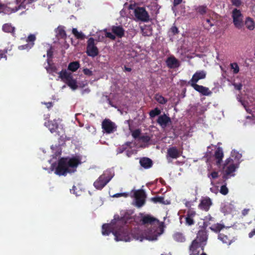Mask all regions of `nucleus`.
Segmentation results:
<instances>
[{
	"mask_svg": "<svg viewBox=\"0 0 255 255\" xmlns=\"http://www.w3.org/2000/svg\"><path fill=\"white\" fill-rule=\"evenodd\" d=\"M121 219L119 216L115 217L111 224H105L102 226V234L105 236L109 235L112 232L117 241H122L129 242L132 238L142 241V238L134 235L127 224H117L118 221Z\"/></svg>",
	"mask_w": 255,
	"mask_h": 255,
	"instance_id": "1",
	"label": "nucleus"
},
{
	"mask_svg": "<svg viewBox=\"0 0 255 255\" xmlns=\"http://www.w3.org/2000/svg\"><path fill=\"white\" fill-rule=\"evenodd\" d=\"M132 222H134L137 225H144L146 227L150 226L153 227V235L151 238L149 237L147 238L149 240H156L157 237L162 233V232H158V229L160 227L159 220L150 214H145L143 213H140L133 216H131L128 213H126L123 217H121V219L118 221L117 224L125 223L128 226V224ZM160 230L161 232L163 231L162 228H160Z\"/></svg>",
	"mask_w": 255,
	"mask_h": 255,
	"instance_id": "2",
	"label": "nucleus"
},
{
	"mask_svg": "<svg viewBox=\"0 0 255 255\" xmlns=\"http://www.w3.org/2000/svg\"><path fill=\"white\" fill-rule=\"evenodd\" d=\"M81 163V158L78 156L61 158L58 160L55 173L59 176H66L68 173H73Z\"/></svg>",
	"mask_w": 255,
	"mask_h": 255,
	"instance_id": "3",
	"label": "nucleus"
},
{
	"mask_svg": "<svg viewBox=\"0 0 255 255\" xmlns=\"http://www.w3.org/2000/svg\"><path fill=\"white\" fill-rule=\"evenodd\" d=\"M208 239L207 230L206 228H202L198 231L196 238L192 242L190 245L199 248L203 251L207 244Z\"/></svg>",
	"mask_w": 255,
	"mask_h": 255,
	"instance_id": "4",
	"label": "nucleus"
},
{
	"mask_svg": "<svg viewBox=\"0 0 255 255\" xmlns=\"http://www.w3.org/2000/svg\"><path fill=\"white\" fill-rule=\"evenodd\" d=\"M114 174L110 171H106L94 182V186L98 190H102L112 179Z\"/></svg>",
	"mask_w": 255,
	"mask_h": 255,
	"instance_id": "5",
	"label": "nucleus"
},
{
	"mask_svg": "<svg viewBox=\"0 0 255 255\" xmlns=\"http://www.w3.org/2000/svg\"><path fill=\"white\" fill-rule=\"evenodd\" d=\"M59 77L72 90L77 89V81L74 79L71 73L68 72L66 70H62L58 73Z\"/></svg>",
	"mask_w": 255,
	"mask_h": 255,
	"instance_id": "6",
	"label": "nucleus"
},
{
	"mask_svg": "<svg viewBox=\"0 0 255 255\" xmlns=\"http://www.w3.org/2000/svg\"><path fill=\"white\" fill-rule=\"evenodd\" d=\"M111 30L114 34L111 32H108L106 29H104V31L105 32L106 37L112 40H115L116 36L121 38L125 35V30L121 25H113L111 27Z\"/></svg>",
	"mask_w": 255,
	"mask_h": 255,
	"instance_id": "7",
	"label": "nucleus"
},
{
	"mask_svg": "<svg viewBox=\"0 0 255 255\" xmlns=\"http://www.w3.org/2000/svg\"><path fill=\"white\" fill-rule=\"evenodd\" d=\"M232 17L233 19V23L235 26L238 29H242L244 26L243 15L241 11L237 8L233 9L232 13Z\"/></svg>",
	"mask_w": 255,
	"mask_h": 255,
	"instance_id": "8",
	"label": "nucleus"
},
{
	"mask_svg": "<svg viewBox=\"0 0 255 255\" xmlns=\"http://www.w3.org/2000/svg\"><path fill=\"white\" fill-rule=\"evenodd\" d=\"M86 52L88 56L92 57H95L99 53V49L95 43V39L93 37H90L87 41Z\"/></svg>",
	"mask_w": 255,
	"mask_h": 255,
	"instance_id": "9",
	"label": "nucleus"
},
{
	"mask_svg": "<svg viewBox=\"0 0 255 255\" xmlns=\"http://www.w3.org/2000/svg\"><path fill=\"white\" fill-rule=\"evenodd\" d=\"M134 14L138 20L147 22L149 20L148 13L143 7H137L134 10Z\"/></svg>",
	"mask_w": 255,
	"mask_h": 255,
	"instance_id": "10",
	"label": "nucleus"
},
{
	"mask_svg": "<svg viewBox=\"0 0 255 255\" xmlns=\"http://www.w3.org/2000/svg\"><path fill=\"white\" fill-rule=\"evenodd\" d=\"M102 128L106 133L110 134L117 130V126L116 124L110 119H105L102 123Z\"/></svg>",
	"mask_w": 255,
	"mask_h": 255,
	"instance_id": "11",
	"label": "nucleus"
},
{
	"mask_svg": "<svg viewBox=\"0 0 255 255\" xmlns=\"http://www.w3.org/2000/svg\"><path fill=\"white\" fill-rule=\"evenodd\" d=\"M134 196L135 200V205L138 208H140L145 204V192L143 190H136L134 193Z\"/></svg>",
	"mask_w": 255,
	"mask_h": 255,
	"instance_id": "12",
	"label": "nucleus"
},
{
	"mask_svg": "<svg viewBox=\"0 0 255 255\" xmlns=\"http://www.w3.org/2000/svg\"><path fill=\"white\" fill-rule=\"evenodd\" d=\"M180 156V151L176 147L172 146L167 149L166 158L169 162L171 161L170 158L177 159Z\"/></svg>",
	"mask_w": 255,
	"mask_h": 255,
	"instance_id": "13",
	"label": "nucleus"
},
{
	"mask_svg": "<svg viewBox=\"0 0 255 255\" xmlns=\"http://www.w3.org/2000/svg\"><path fill=\"white\" fill-rule=\"evenodd\" d=\"M206 73L204 70H200L196 71L193 75L191 79L189 82V84H196L198 81L206 78Z\"/></svg>",
	"mask_w": 255,
	"mask_h": 255,
	"instance_id": "14",
	"label": "nucleus"
},
{
	"mask_svg": "<svg viewBox=\"0 0 255 255\" xmlns=\"http://www.w3.org/2000/svg\"><path fill=\"white\" fill-rule=\"evenodd\" d=\"M212 205V202L211 199L208 197H206L201 200L198 207L202 210L208 211Z\"/></svg>",
	"mask_w": 255,
	"mask_h": 255,
	"instance_id": "15",
	"label": "nucleus"
},
{
	"mask_svg": "<svg viewBox=\"0 0 255 255\" xmlns=\"http://www.w3.org/2000/svg\"><path fill=\"white\" fill-rule=\"evenodd\" d=\"M19 9V6H17L16 4L14 2H9L4 4L3 9V13L9 14L17 11Z\"/></svg>",
	"mask_w": 255,
	"mask_h": 255,
	"instance_id": "16",
	"label": "nucleus"
},
{
	"mask_svg": "<svg viewBox=\"0 0 255 255\" xmlns=\"http://www.w3.org/2000/svg\"><path fill=\"white\" fill-rule=\"evenodd\" d=\"M196 215V212L193 209H189L185 216V224L188 226H192L195 224L194 218Z\"/></svg>",
	"mask_w": 255,
	"mask_h": 255,
	"instance_id": "17",
	"label": "nucleus"
},
{
	"mask_svg": "<svg viewBox=\"0 0 255 255\" xmlns=\"http://www.w3.org/2000/svg\"><path fill=\"white\" fill-rule=\"evenodd\" d=\"M191 86L197 92L204 96H209L212 94L211 91L207 87L199 85L197 84H191Z\"/></svg>",
	"mask_w": 255,
	"mask_h": 255,
	"instance_id": "18",
	"label": "nucleus"
},
{
	"mask_svg": "<svg viewBox=\"0 0 255 255\" xmlns=\"http://www.w3.org/2000/svg\"><path fill=\"white\" fill-rule=\"evenodd\" d=\"M156 122L161 127L164 128L167 127L171 121L169 117L164 114L158 117Z\"/></svg>",
	"mask_w": 255,
	"mask_h": 255,
	"instance_id": "19",
	"label": "nucleus"
},
{
	"mask_svg": "<svg viewBox=\"0 0 255 255\" xmlns=\"http://www.w3.org/2000/svg\"><path fill=\"white\" fill-rule=\"evenodd\" d=\"M166 63L167 67L170 69L177 68L180 65L179 61L174 56L168 57Z\"/></svg>",
	"mask_w": 255,
	"mask_h": 255,
	"instance_id": "20",
	"label": "nucleus"
},
{
	"mask_svg": "<svg viewBox=\"0 0 255 255\" xmlns=\"http://www.w3.org/2000/svg\"><path fill=\"white\" fill-rule=\"evenodd\" d=\"M45 126L48 128L51 133L57 132L58 128V125L56 121H48L45 122Z\"/></svg>",
	"mask_w": 255,
	"mask_h": 255,
	"instance_id": "21",
	"label": "nucleus"
},
{
	"mask_svg": "<svg viewBox=\"0 0 255 255\" xmlns=\"http://www.w3.org/2000/svg\"><path fill=\"white\" fill-rule=\"evenodd\" d=\"M214 156L217 160L216 164L219 165L221 164L223 158L224 157V153L223 149L221 147H218L215 152Z\"/></svg>",
	"mask_w": 255,
	"mask_h": 255,
	"instance_id": "22",
	"label": "nucleus"
},
{
	"mask_svg": "<svg viewBox=\"0 0 255 255\" xmlns=\"http://www.w3.org/2000/svg\"><path fill=\"white\" fill-rule=\"evenodd\" d=\"M139 163L142 167L145 169H148L152 167L153 162L151 159L148 157H142L140 159Z\"/></svg>",
	"mask_w": 255,
	"mask_h": 255,
	"instance_id": "23",
	"label": "nucleus"
},
{
	"mask_svg": "<svg viewBox=\"0 0 255 255\" xmlns=\"http://www.w3.org/2000/svg\"><path fill=\"white\" fill-rule=\"evenodd\" d=\"M204 221L203 226L204 228H206L209 225H212L216 222V219L215 218L212 217L210 215H208L205 217Z\"/></svg>",
	"mask_w": 255,
	"mask_h": 255,
	"instance_id": "24",
	"label": "nucleus"
},
{
	"mask_svg": "<svg viewBox=\"0 0 255 255\" xmlns=\"http://www.w3.org/2000/svg\"><path fill=\"white\" fill-rule=\"evenodd\" d=\"M3 31L10 33L13 36H15V27L12 26L10 23H5L2 26Z\"/></svg>",
	"mask_w": 255,
	"mask_h": 255,
	"instance_id": "25",
	"label": "nucleus"
},
{
	"mask_svg": "<svg viewBox=\"0 0 255 255\" xmlns=\"http://www.w3.org/2000/svg\"><path fill=\"white\" fill-rule=\"evenodd\" d=\"M245 25H246V27L250 30H253L255 27V22L254 20L250 17H248L246 18L245 22Z\"/></svg>",
	"mask_w": 255,
	"mask_h": 255,
	"instance_id": "26",
	"label": "nucleus"
},
{
	"mask_svg": "<svg viewBox=\"0 0 255 255\" xmlns=\"http://www.w3.org/2000/svg\"><path fill=\"white\" fill-rule=\"evenodd\" d=\"M225 227V226L224 225L220 223H217L213 224L209 227V229L215 233H219Z\"/></svg>",
	"mask_w": 255,
	"mask_h": 255,
	"instance_id": "27",
	"label": "nucleus"
},
{
	"mask_svg": "<svg viewBox=\"0 0 255 255\" xmlns=\"http://www.w3.org/2000/svg\"><path fill=\"white\" fill-rule=\"evenodd\" d=\"M56 32L57 36L61 38H65L66 37V33L64 26H59L56 29Z\"/></svg>",
	"mask_w": 255,
	"mask_h": 255,
	"instance_id": "28",
	"label": "nucleus"
},
{
	"mask_svg": "<svg viewBox=\"0 0 255 255\" xmlns=\"http://www.w3.org/2000/svg\"><path fill=\"white\" fill-rule=\"evenodd\" d=\"M80 66L79 61H73L69 64L68 69L72 72H75L79 68Z\"/></svg>",
	"mask_w": 255,
	"mask_h": 255,
	"instance_id": "29",
	"label": "nucleus"
},
{
	"mask_svg": "<svg viewBox=\"0 0 255 255\" xmlns=\"http://www.w3.org/2000/svg\"><path fill=\"white\" fill-rule=\"evenodd\" d=\"M174 240L178 242H184L185 241V238L183 235L179 232L175 233L173 235Z\"/></svg>",
	"mask_w": 255,
	"mask_h": 255,
	"instance_id": "30",
	"label": "nucleus"
},
{
	"mask_svg": "<svg viewBox=\"0 0 255 255\" xmlns=\"http://www.w3.org/2000/svg\"><path fill=\"white\" fill-rule=\"evenodd\" d=\"M218 239L223 243L227 244L229 245L232 243V241L228 238V237L223 234L220 233L218 235Z\"/></svg>",
	"mask_w": 255,
	"mask_h": 255,
	"instance_id": "31",
	"label": "nucleus"
},
{
	"mask_svg": "<svg viewBox=\"0 0 255 255\" xmlns=\"http://www.w3.org/2000/svg\"><path fill=\"white\" fill-rule=\"evenodd\" d=\"M72 31L75 37L78 39L83 40L85 37V35L82 32H79L76 28H73Z\"/></svg>",
	"mask_w": 255,
	"mask_h": 255,
	"instance_id": "32",
	"label": "nucleus"
},
{
	"mask_svg": "<svg viewBox=\"0 0 255 255\" xmlns=\"http://www.w3.org/2000/svg\"><path fill=\"white\" fill-rule=\"evenodd\" d=\"M155 99L158 103L162 105L165 104L167 102V100L159 94L155 95Z\"/></svg>",
	"mask_w": 255,
	"mask_h": 255,
	"instance_id": "33",
	"label": "nucleus"
},
{
	"mask_svg": "<svg viewBox=\"0 0 255 255\" xmlns=\"http://www.w3.org/2000/svg\"><path fill=\"white\" fill-rule=\"evenodd\" d=\"M238 167L237 165H236L234 163H231L229 165L226 170V172L227 175H229L232 173L234 172L236 169Z\"/></svg>",
	"mask_w": 255,
	"mask_h": 255,
	"instance_id": "34",
	"label": "nucleus"
},
{
	"mask_svg": "<svg viewBox=\"0 0 255 255\" xmlns=\"http://www.w3.org/2000/svg\"><path fill=\"white\" fill-rule=\"evenodd\" d=\"M201 249L190 245L189 247V255H199Z\"/></svg>",
	"mask_w": 255,
	"mask_h": 255,
	"instance_id": "35",
	"label": "nucleus"
},
{
	"mask_svg": "<svg viewBox=\"0 0 255 255\" xmlns=\"http://www.w3.org/2000/svg\"><path fill=\"white\" fill-rule=\"evenodd\" d=\"M231 69L233 71L234 74H238L240 71V68L236 62L232 63L230 65Z\"/></svg>",
	"mask_w": 255,
	"mask_h": 255,
	"instance_id": "36",
	"label": "nucleus"
},
{
	"mask_svg": "<svg viewBox=\"0 0 255 255\" xmlns=\"http://www.w3.org/2000/svg\"><path fill=\"white\" fill-rule=\"evenodd\" d=\"M197 12L201 15H204L206 13L208 8L206 5H200L196 9Z\"/></svg>",
	"mask_w": 255,
	"mask_h": 255,
	"instance_id": "37",
	"label": "nucleus"
},
{
	"mask_svg": "<svg viewBox=\"0 0 255 255\" xmlns=\"http://www.w3.org/2000/svg\"><path fill=\"white\" fill-rule=\"evenodd\" d=\"M160 114L161 110L158 108H155L149 112V115L150 118H153L156 116L159 115Z\"/></svg>",
	"mask_w": 255,
	"mask_h": 255,
	"instance_id": "38",
	"label": "nucleus"
},
{
	"mask_svg": "<svg viewBox=\"0 0 255 255\" xmlns=\"http://www.w3.org/2000/svg\"><path fill=\"white\" fill-rule=\"evenodd\" d=\"M131 144V142L128 141V142H126L124 144H123L121 146L118 148L117 153H123L124 151H125L126 150L128 146H130Z\"/></svg>",
	"mask_w": 255,
	"mask_h": 255,
	"instance_id": "39",
	"label": "nucleus"
},
{
	"mask_svg": "<svg viewBox=\"0 0 255 255\" xmlns=\"http://www.w3.org/2000/svg\"><path fill=\"white\" fill-rule=\"evenodd\" d=\"M36 40V36L34 34H31L27 38L26 41L29 44H32V47L34 45V41Z\"/></svg>",
	"mask_w": 255,
	"mask_h": 255,
	"instance_id": "40",
	"label": "nucleus"
},
{
	"mask_svg": "<svg viewBox=\"0 0 255 255\" xmlns=\"http://www.w3.org/2000/svg\"><path fill=\"white\" fill-rule=\"evenodd\" d=\"M32 47V44H29L28 43L18 46V49L20 50H29Z\"/></svg>",
	"mask_w": 255,
	"mask_h": 255,
	"instance_id": "41",
	"label": "nucleus"
},
{
	"mask_svg": "<svg viewBox=\"0 0 255 255\" xmlns=\"http://www.w3.org/2000/svg\"><path fill=\"white\" fill-rule=\"evenodd\" d=\"M220 192L222 195H226L228 193L229 190H228V188L227 187L226 185H223L221 186L220 190Z\"/></svg>",
	"mask_w": 255,
	"mask_h": 255,
	"instance_id": "42",
	"label": "nucleus"
},
{
	"mask_svg": "<svg viewBox=\"0 0 255 255\" xmlns=\"http://www.w3.org/2000/svg\"><path fill=\"white\" fill-rule=\"evenodd\" d=\"M152 201L154 203H163L164 202V198L163 197H155L151 198Z\"/></svg>",
	"mask_w": 255,
	"mask_h": 255,
	"instance_id": "43",
	"label": "nucleus"
},
{
	"mask_svg": "<svg viewBox=\"0 0 255 255\" xmlns=\"http://www.w3.org/2000/svg\"><path fill=\"white\" fill-rule=\"evenodd\" d=\"M139 139L143 142L147 143V142H149L150 140L151 137L149 136H148V135H143L140 136L139 137Z\"/></svg>",
	"mask_w": 255,
	"mask_h": 255,
	"instance_id": "44",
	"label": "nucleus"
},
{
	"mask_svg": "<svg viewBox=\"0 0 255 255\" xmlns=\"http://www.w3.org/2000/svg\"><path fill=\"white\" fill-rule=\"evenodd\" d=\"M140 133H141V131H140V129H135V130H133L131 133V135L134 138L136 139L138 137L139 138V137L140 136Z\"/></svg>",
	"mask_w": 255,
	"mask_h": 255,
	"instance_id": "45",
	"label": "nucleus"
},
{
	"mask_svg": "<svg viewBox=\"0 0 255 255\" xmlns=\"http://www.w3.org/2000/svg\"><path fill=\"white\" fill-rule=\"evenodd\" d=\"M232 4L237 7H239L242 4L241 0H231Z\"/></svg>",
	"mask_w": 255,
	"mask_h": 255,
	"instance_id": "46",
	"label": "nucleus"
},
{
	"mask_svg": "<svg viewBox=\"0 0 255 255\" xmlns=\"http://www.w3.org/2000/svg\"><path fill=\"white\" fill-rule=\"evenodd\" d=\"M83 73H84V74L87 76H91L93 75V72L91 70H90L89 69L84 68L83 69Z\"/></svg>",
	"mask_w": 255,
	"mask_h": 255,
	"instance_id": "47",
	"label": "nucleus"
},
{
	"mask_svg": "<svg viewBox=\"0 0 255 255\" xmlns=\"http://www.w3.org/2000/svg\"><path fill=\"white\" fill-rule=\"evenodd\" d=\"M170 31L173 35L177 34L179 32L177 27L175 26H173L171 27Z\"/></svg>",
	"mask_w": 255,
	"mask_h": 255,
	"instance_id": "48",
	"label": "nucleus"
},
{
	"mask_svg": "<svg viewBox=\"0 0 255 255\" xmlns=\"http://www.w3.org/2000/svg\"><path fill=\"white\" fill-rule=\"evenodd\" d=\"M208 177H211V178L213 179L217 178L218 177V173L216 171H213L211 172L209 175H208Z\"/></svg>",
	"mask_w": 255,
	"mask_h": 255,
	"instance_id": "49",
	"label": "nucleus"
},
{
	"mask_svg": "<svg viewBox=\"0 0 255 255\" xmlns=\"http://www.w3.org/2000/svg\"><path fill=\"white\" fill-rule=\"evenodd\" d=\"M208 24V25H206V26H207L206 28H208V29L210 28V27H211L212 26L214 25V24H213L211 22L210 19H207L206 20V24Z\"/></svg>",
	"mask_w": 255,
	"mask_h": 255,
	"instance_id": "50",
	"label": "nucleus"
},
{
	"mask_svg": "<svg viewBox=\"0 0 255 255\" xmlns=\"http://www.w3.org/2000/svg\"><path fill=\"white\" fill-rule=\"evenodd\" d=\"M7 52V51L0 50V60L2 58H6V56L5 53Z\"/></svg>",
	"mask_w": 255,
	"mask_h": 255,
	"instance_id": "51",
	"label": "nucleus"
},
{
	"mask_svg": "<svg viewBox=\"0 0 255 255\" xmlns=\"http://www.w3.org/2000/svg\"><path fill=\"white\" fill-rule=\"evenodd\" d=\"M233 85L234 86V87L236 90H238L239 91L242 89V88L243 86V85L241 83H239V84L235 83L233 84Z\"/></svg>",
	"mask_w": 255,
	"mask_h": 255,
	"instance_id": "52",
	"label": "nucleus"
},
{
	"mask_svg": "<svg viewBox=\"0 0 255 255\" xmlns=\"http://www.w3.org/2000/svg\"><path fill=\"white\" fill-rule=\"evenodd\" d=\"M182 1L183 0H173V5L174 6L176 7L180 4L182 2Z\"/></svg>",
	"mask_w": 255,
	"mask_h": 255,
	"instance_id": "53",
	"label": "nucleus"
},
{
	"mask_svg": "<svg viewBox=\"0 0 255 255\" xmlns=\"http://www.w3.org/2000/svg\"><path fill=\"white\" fill-rule=\"evenodd\" d=\"M249 209H244L242 212V215L244 216H246L249 213Z\"/></svg>",
	"mask_w": 255,
	"mask_h": 255,
	"instance_id": "54",
	"label": "nucleus"
},
{
	"mask_svg": "<svg viewBox=\"0 0 255 255\" xmlns=\"http://www.w3.org/2000/svg\"><path fill=\"white\" fill-rule=\"evenodd\" d=\"M52 53H53V52L51 51V50L49 49L47 52V57L49 58L51 57L52 55Z\"/></svg>",
	"mask_w": 255,
	"mask_h": 255,
	"instance_id": "55",
	"label": "nucleus"
},
{
	"mask_svg": "<svg viewBox=\"0 0 255 255\" xmlns=\"http://www.w3.org/2000/svg\"><path fill=\"white\" fill-rule=\"evenodd\" d=\"M231 161H233V160L232 159H231L230 158L227 159L225 161L224 166H225L226 165H228Z\"/></svg>",
	"mask_w": 255,
	"mask_h": 255,
	"instance_id": "56",
	"label": "nucleus"
},
{
	"mask_svg": "<svg viewBox=\"0 0 255 255\" xmlns=\"http://www.w3.org/2000/svg\"><path fill=\"white\" fill-rule=\"evenodd\" d=\"M77 189L76 187L75 186H73L72 188L70 189V192L73 194H76V190Z\"/></svg>",
	"mask_w": 255,
	"mask_h": 255,
	"instance_id": "57",
	"label": "nucleus"
},
{
	"mask_svg": "<svg viewBox=\"0 0 255 255\" xmlns=\"http://www.w3.org/2000/svg\"><path fill=\"white\" fill-rule=\"evenodd\" d=\"M45 104L48 109H49L53 106V104L51 102L46 103Z\"/></svg>",
	"mask_w": 255,
	"mask_h": 255,
	"instance_id": "58",
	"label": "nucleus"
},
{
	"mask_svg": "<svg viewBox=\"0 0 255 255\" xmlns=\"http://www.w3.org/2000/svg\"><path fill=\"white\" fill-rule=\"evenodd\" d=\"M4 4H2V3H0V12H3V8H4Z\"/></svg>",
	"mask_w": 255,
	"mask_h": 255,
	"instance_id": "59",
	"label": "nucleus"
},
{
	"mask_svg": "<svg viewBox=\"0 0 255 255\" xmlns=\"http://www.w3.org/2000/svg\"><path fill=\"white\" fill-rule=\"evenodd\" d=\"M125 71L128 72H130L131 71V68L129 67H127L126 66L124 67Z\"/></svg>",
	"mask_w": 255,
	"mask_h": 255,
	"instance_id": "60",
	"label": "nucleus"
},
{
	"mask_svg": "<svg viewBox=\"0 0 255 255\" xmlns=\"http://www.w3.org/2000/svg\"><path fill=\"white\" fill-rule=\"evenodd\" d=\"M241 157H242V155L239 153H238L237 156H236V158H237L238 160H239Z\"/></svg>",
	"mask_w": 255,
	"mask_h": 255,
	"instance_id": "61",
	"label": "nucleus"
},
{
	"mask_svg": "<svg viewBox=\"0 0 255 255\" xmlns=\"http://www.w3.org/2000/svg\"><path fill=\"white\" fill-rule=\"evenodd\" d=\"M121 196H122V194L121 193H117L113 196V197H121Z\"/></svg>",
	"mask_w": 255,
	"mask_h": 255,
	"instance_id": "62",
	"label": "nucleus"
},
{
	"mask_svg": "<svg viewBox=\"0 0 255 255\" xmlns=\"http://www.w3.org/2000/svg\"><path fill=\"white\" fill-rule=\"evenodd\" d=\"M122 194V196H124V197H127L128 196V193H121Z\"/></svg>",
	"mask_w": 255,
	"mask_h": 255,
	"instance_id": "63",
	"label": "nucleus"
},
{
	"mask_svg": "<svg viewBox=\"0 0 255 255\" xmlns=\"http://www.w3.org/2000/svg\"><path fill=\"white\" fill-rule=\"evenodd\" d=\"M201 255H207L206 253H202Z\"/></svg>",
	"mask_w": 255,
	"mask_h": 255,
	"instance_id": "64",
	"label": "nucleus"
}]
</instances>
